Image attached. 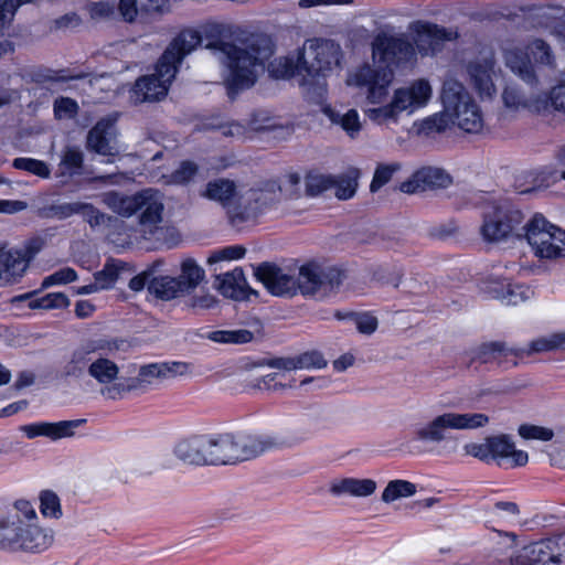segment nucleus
Here are the masks:
<instances>
[{
  "label": "nucleus",
  "mask_w": 565,
  "mask_h": 565,
  "mask_svg": "<svg viewBox=\"0 0 565 565\" xmlns=\"http://www.w3.org/2000/svg\"><path fill=\"white\" fill-rule=\"evenodd\" d=\"M456 36V32L423 21L412 22L406 34L380 33L372 42L373 64H363L350 71L345 84L362 90L366 103L380 104L391 93L396 66L412 61L416 53L435 54L445 41Z\"/></svg>",
  "instance_id": "f257e3e1"
},
{
  "label": "nucleus",
  "mask_w": 565,
  "mask_h": 565,
  "mask_svg": "<svg viewBox=\"0 0 565 565\" xmlns=\"http://www.w3.org/2000/svg\"><path fill=\"white\" fill-rule=\"evenodd\" d=\"M274 53L266 35H250L239 43H221L218 60L224 66L223 79L228 92L252 87Z\"/></svg>",
  "instance_id": "f03ea898"
},
{
  "label": "nucleus",
  "mask_w": 565,
  "mask_h": 565,
  "mask_svg": "<svg viewBox=\"0 0 565 565\" xmlns=\"http://www.w3.org/2000/svg\"><path fill=\"white\" fill-rule=\"evenodd\" d=\"M343 53L339 44L330 40L312 39L303 43L297 57H279L268 64L275 78L299 77L301 85H312L319 77L341 68Z\"/></svg>",
  "instance_id": "7ed1b4c3"
},
{
  "label": "nucleus",
  "mask_w": 565,
  "mask_h": 565,
  "mask_svg": "<svg viewBox=\"0 0 565 565\" xmlns=\"http://www.w3.org/2000/svg\"><path fill=\"white\" fill-rule=\"evenodd\" d=\"M103 203L121 217L138 214V225L143 238H151L161 228L164 213L163 194L152 188L126 195L110 191L103 194Z\"/></svg>",
  "instance_id": "20e7f679"
},
{
  "label": "nucleus",
  "mask_w": 565,
  "mask_h": 565,
  "mask_svg": "<svg viewBox=\"0 0 565 565\" xmlns=\"http://www.w3.org/2000/svg\"><path fill=\"white\" fill-rule=\"evenodd\" d=\"M390 97V95L387 96ZM433 97V86L426 78L414 79L393 90L391 98L380 104H370L365 116L374 125L391 128L399 122L402 114L411 116L425 108Z\"/></svg>",
  "instance_id": "39448f33"
},
{
  "label": "nucleus",
  "mask_w": 565,
  "mask_h": 565,
  "mask_svg": "<svg viewBox=\"0 0 565 565\" xmlns=\"http://www.w3.org/2000/svg\"><path fill=\"white\" fill-rule=\"evenodd\" d=\"M502 58L505 67L531 87L539 84V70L554 63L550 45L540 39L507 44L502 49Z\"/></svg>",
  "instance_id": "423d86ee"
},
{
  "label": "nucleus",
  "mask_w": 565,
  "mask_h": 565,
  "mask_svg": "<svg viewBox=\"0 0 565 565\" xmlns=\"http://www.w3.org/2000/svg\"><path fill=\"white\" fill-rule=\"evenodd\" d=\"M440 99L451 125L471 134L482 130V113L463 84L454 78L446 79Z\"/></svg>",
  "instance_id": "0eeeda50"
},
{
  "label": "nucleus",
  "mask_w": 565,
  "mask_h": 565,
  "mask_svg": "<svg viewBox=\"0 0 565 565\" xmlns=\"http://www.w3.org/2000/svg\"><path fill=\"white\" fill-rule=\"evenodd\" d=\"M223 446V434L195 433L180 438L173 455L186 466H220L225 465Z\"/></svg>",
  "instance_id": "6e6552de"
},
{
  "label": "nucleus",
  "mask_w": 565,
  "mask_h": 565,
  "mask_svg": "<svg viewBox=\"0 0 565 565\" xmlns=\"http://www.w3.org/2000/svg\"><path fill=\"white\" fill-rule=\"evenodd\" d=\"M14 525L8 518L0 519V548L22 551L25 553H42L54 542V531L40 526L38 523Z\"/></svg>",
  "instance_id": "1a4fd4ad"
},
{
  "label": "nucleus",
  "mask_w": 565,
  "mask_h": 565,
  "mask_svg": "<svg viewBox=\"0 0 565 565\" xmlns=\"http://www.w3.org/2000/svg\"><path fill=\"white\" fill-rule=\"evenodd\" d=\"M298 295L326 298L337 292L344 280V271L318 262H307L298 268Z\"/></svg>",
  "instance_id": "9d476101"
},
{
  "label": "nucleus",
  "mask_w": 565,
  "mask_h": 565,
  "mask_svg": "<svg viewBox=\"0 0 565 565\" xmlns=\"http://www.w3.org/2000/svg\"><path fill=\"white\" fill-rule=\"evenodd\" d=\"M525 238L541 259L565 258V231L535 215L525 226Z\"/></svg>",
  "instance_id": "9b49d317"
},
{
  "label": "nucleus",
  "mask_w": 565,
  "mask_h": 565,
  "mask_svg": "<svg viewBox=\"0 0 565 565\" xmlns=\"http://www.w3.org/2000/svg\"><path fill=\"white\" fill-rule=\"evenodd\" d=\"M490 419L483 413H444L434 417L424 427L416 430L417 439L440 443L446 438V430H472L487 426Z\"/></svg>",
  "instance_id": "f8f14e48"
},
{
  "label": "nucleus",
  "mask_w": 565,
  "mask_h": 565,
  "mask_svg": "<svg viewBox=\"0 0 565 565\" xmlns=\"http://www.w3.org/2000/svg\"><path fill=\"white\" fill-rule=\"evenodd\" d=\"M523 220V213L511 204H493L483 212L480 233L486 242L500 243L509 238Z\"/></svg>",
  "instance_id": "ddd939ff"
},
{
  "label": "nucleus",
  "mask_w": 565,
  "mask_h": 565,
  "mask_svg": "<svg viewBox=\"0 0 565 565\" xmlns=\"http://www.w3.org/2000/svg\"><path fill=\"white\" fill-rule=\"evenodd\" d=\"M281 192L282 186L277 181L269 180L259 188L239 193L237 206L231 212L232 222L242 223L256 217L277 203Z\"/></svg>",
  "instance_id": "4468645a"
},
{
  "label": "nucleus",
  "mask_w": 565,
  "mask_h": 565,
  "mask_svg": "<svg viewBox=\"0 0 565 565\" xmlns=\"http://www.w3.org/2000/svg\"><path fill=\"white\" fill-rule=\"evenodd\" d=\"M225 465L256 458L278 445L277 438L266 434H248L242 437L223 433Z\"/></svg>",
  "instance_id": "2eb2a0df"
},
{
  "label": "nucleus",
  "mask_w": 565,
  "mask_h": 565,
  "mask_svg": "<svg viewBox=\"0 0 565 565\" xmlns=\"http://www.w3.org/2000/svg\"><path fill=\"white\" fill-rule=\"evenodd\" d=\"M177 74V67L162 65L158 61L156 72L139 77L129 90V100L134 105L158 102L166 97L168 88Z\"/></svg>",
  "instance_id": "dca6fc26"
},
{
  "label": "nucleus",
  "mask_w": 565,
  "mask_h": 565,
  "mask_svg": "<svg viewBox=\"0 0 565 565\" xmlns=\"http://www.w3.org/2000/svg\"><path fill=\"white\" fill-rule=\"evenodd\" d=\"M468 83L480 99H493L498 93L497 83L501 68L497 65L494 54L486 53L470 61L466 67Z\"/></svg>",
  "instance_id": "f3484780"
},
{
  "label": "nucleus",
  "mask_w": 565,
  "mask_h": 565,
  "mask_svg": "<svg viewBox=\"0 0 565 565\" xmlns=\"http://www.w3.org/2000/svg\"><path fill=\"white\" fill-rule=\"evenodd\" d=\"M116 342L107 340H97L85 342L75 348L62 366V374L65 377L78 379L83 376L85 370L88 371V365L92 362V354L97 352H111L117 350Z\"/></svg>",
  "instance_id": "a211bd4d"
},
{
  "label": "nucleus",
  "mask_w": 565,
  "mask_h": 565,
  "mask_svg": "<svg viewBox=\"0 0 565 565\" xmlns=\"http://www.w3.org/2000/svg\"><path fill=\"white\" fill-rule=\"evenodd\" d=\"M118 364L104 356H98L88 365V375L100 386V394L107 399H118L125 394L127 387L115 382L119 377Z\"/></svg>",
  "instance_id": "6ab92c4d"
},
{
  "label": "nucleus",
  "mask_w": 565,
  "mask_h": 565,
  "mask_svg": "<svg viewBox=\"0 0 565 565\" xmlns=\"http://www.w3.org/2000/svg\"><path fill=\"white\" fill-rule=\"evenodd\" d=\"M452 183L451 175L438 167H422L407 180L399 184V191L406 194L425 192L428 190L446 189Z\"/></svg>",
  "instance_id": "aec40b11"
},
{
  "label": "nucleus",
  "mask_w": 565,
  "mask_h": 565,
  "mask_svg": "<svg viewBox=\"0 0 565 565\" xmlns=\"http://www.w3.org/2000/svg\"><path fill=\"white\" fill-rule=\"evenodd\" d=\"M190 372V366L183 362L151 363L139 367L137 375L131 379L126 391L142 390L157 380H168L182 376Z\"/></svg>",
  "instance_id": "412c9836"
},
{
  "label": "nucleus",
  "mask_w": 565,
  "mask_h": 565,
  "mask_svg": "<svg viewBox=\"0 0 565 565\" xmlns=\"http://www.w3.org/2000/svg\"><path fill=\"white\" fill-rule=\"evenodd\" d=\"M255 275L274 296L295 297L298 295L297 276L284 271L276 265L263 264Z\"/></svg>",
  "instance_id": "4be33fe9"
},
{
  "label": "nucleus",
  "mask_w": 565,
  "mask_h": 565,
  "mask_svg": "<svg viewBox=\"0 0 565 565\" xmlns=\"http://www.w3.org/2000/svg\"><path fill=\"white\" fill-rule=\"evenodd\" d=\"M116 121V115H109L99 119L87 134V149L106 157L118 154V148L115 142Z\"/></svg>",
  "instance_id": "5701e85b"
},
{
  "label": "nucleus",
  "mask_w": 565,
  "mask_h": 565,
  "mask_svg": "<svg viewBox=\"0 0 565 565\" xmlns=\"http://www.w3.org/2000/svg\"><path fill=\"white\" fill-rule=\"evenodd\" d=\"M201 41L202 34L199 31L183 30L173 39L160 57L162 65H171L178 68L182 60L193 52L201 44Z\"/></svg>",
  "instance_id": "b1692460"
},
{
  "label": "nucleus",
  "mask_w": 565,
  "mask_h": 565,
  "mask_svg": "<svg viewBox=\"0 0 565 565\" xmlns=\"http://www.w3.org/2000/svg\"><path fill=\"white\" fill-rule=\"evenodd\" d=\"M214 286L224 297L234 300H245L252 292V289L247 286L243 269L238 267L232 271L217 275Z\"/></svg>",
  "instance_id": "393cba45"
},
{
  "label": "nucleus",
  "mask_w": 565,
  "mask_h": 565,
  "mask_svg": "<svg viewBox=\"0 0 565 565\" xmlns=\"http://www.w3.org/2000/svg\"><path fill=\"white\" fill-rule=\"evenodd\" d=\"M488 291L494 298L513 306L525 302L534 296V291L530 286L511 284L507 280H491Z\"/></svg>",
  "instance_id": "a878e982"
},
{
  "label": "nucleus",
  "mask_w": 565,
  "mask_h": 565,
  "mask_svg": "<svg viewBox=\"0 0 565 565\" xmlns=\"http://www.w3.org/2000/svg\"><path fill=\"white\" fill-rule=\"evenodd\" d=\"M26 269L25 260L14 248L0 247V287L15 284Z\"/></svg>",
  "instance_id": "bb28decb"
},
{
  "label": "nucleus",
  "mask_w": 565,
  "mask_h": 565,
  "mask_svg": "<svg viewBox=\"0 0 565 565\" xmlns=\"http://www.w3.org/2000/svg\"><path fill=\"white\" fill-rule=\"evenodd\" d=\"M536 565H565V536L532 543Z\"/></svg>",
  "instance_id": "cd10ccee"
},
{
  "label": "nucleus",
  "mask_w": 565,
  "mask_h": 565,
  "mask_svg": "<svg viewBox=\"0 0 565 565\" xmlns=\"http://www.w3.org/2000/svg\"><path fill=\"white\" fill-rule=\"evenodd\" d=\"M534 108L544 118L565 121V84L554 86L547 96H540Z\"/></svg>",
  "instance_id": "c85d7f7f"
},
{
  "label": "nucleus",
  "mask_w": 565,
  "mask_h": 565,
  "mask_svg": "<svg viewBox=\"0 0 565 565\" xmlns=\"http://www.w3.org/2000/svg\"><path fill=\"white\" fill-rule=\"evenodd\" d=\"M323 114L333 125L339 126L350 139H356L363 130V121L359 111L354 108L340 113L327 106L323 108Z\"/></svg>",
  "instance_id": "c756f323"
},
{
  "label": "nucleus",
  "mask_w": 565,
  "mask_h": 565,
  "mask_svg": "<svg viewBox=\"0 0 565 565\" xmlns=\"http://www.w3.org/2000/svg\"><path fill=\"white\" fill-rule=\"evenodd\" d=\"M376 488L377 484L373 479L343 478L330 484V492L333 495L370 497Z\"/></svg>",
  "instance_id": "7c9ffc66"
},
{
  "label": "nucleus",
  "mask_w": 565,
  "mask_h": 565,
  "mask_svg": "<svg viewBox=\"0 0 565 565\" xmlns=\"http://www.w3.org/2000/svg\"><path fill=\"white\" fill-rule=\"evenodd\" d=\"M501 99L505 113H518L526 109L537 115V110L534 106L540 104V96L526 97L516 85H507L502 90Z\"/></svg>",
  "instance_id": "2f4dec72"
},
{
  "label": "nucleus",
  "mask_w": 565,
  "mask_h": 565,
  "mask_svg": "<svg viewBox=\"0 0 565 565\" xmlns=\"http://www.w3.org/2000/svg\"><path fill=\"white\" fill-rule=\"evenodd\" d=\"M510 355L524 356L522 349L509 348L504 342H489L480 345L476 351V359L481 363L498 362L501 364Z\"/></svg>",
  "instance_id": "473e14b6"
},
{
  "label": "nucleus",
  "mask_w": 565,
  "mask_h": 565,
  "mask_svg": "<svg viewBox=\"0 0 565 565\" xmlns=\"http://www.w3.org/2000/svg\"><path fill=\"white\" fill-rule=\"evenodd\" d=\"M201 195L211 201H215L222 205L230 204L233 199L237 198L239 193L236 185L228 179H216L206 183L202 190Z\"/></svg>",
  "instance_id": "72a5a7b5"
},
{
  "label": "nucleus",
  "mask_w": 565,
  "mask_h": 565,
  "mask_svg": "<svg viewBox=\"0 0 565 565\" xmlns=\"http://www.w3.org/2000/svg\"><path fill=\"white\" fill-rule=\"evenodd\" d=\"M175 278L185 296L195 290L205 279V271L193 258H185L181 262L180 275Z\"/></svg>",
  "instance_id": "f704fd0d"
},
{
  "label": "nucleus",
  "mask_w": 565,
  "mask_h": 565,
  "mask_svg": "<svg viewBox=\"0 0 565 565\" xmlns=\"http://www.w3.org/2000/svg\"><path fill=\"white\" fill-rule=\"evenodd\" d=\"M149 292L163 301L184 297L181 285L171 276H153L149 280Z\"/></svg>",
  "instance_id": "c9c22d12"
},
{
  "label": "nucleus",
  "mask_w": 565,
  "mask_h": 565,
  "mask_svg": "<svg viewBox=\"0 0 565 565\" xmlns=\"http://www.w3.org/2000/svg\"><path fill=\"white\" fill-rule=\"evenodd\" d=\"M417 492V486L408 480L394 479L387 482L384 488L381 500L386 503H393L401 499L414 497Z\"/></svg>",
  "instance_id": "e433bc0d"
},
{
  "label": "nucleus",
  "mask_w": 565,
  "mask_h": 565,
  "mask_svg": "<svg viewBox=\"0 0 565 565\" xmlns=\"http://www.w3.org/2000/svg\"><path fill=\"white\" fill-rule=\"evenodd\" d=\"M451 126L450 119L443 107V111L416 121L413 126L418 136H430L445 131Z\"/></svg>",
  "instance_id": "4c0bfd02"
},
{
  "label": "nucleus",
  "mask_w": 565,
  "mask_h": 565,
  "mask_svg": "<svg viewBox=\"0 0 565 565\" xmlns=\"http://www.w3.org/2000/svg\"><path fill=\"white\" fill-rule=\"evenodd\" d=\"M185 307L194 312L206 311L218 305V299L209 290H193L190 295H185Z\"/></svg>",
  "instance_id": "58836bf2"
},
{
  "label": "nucleus",
  "mask_w": 565,
  "mask_h": 565,
  "mask_svg": "<svg viewBox=\"0 0 565 565\" xmlns=\"http://www.w3.org/2000/svg\"><path fill=\"white\" fill-rule=\"evenodd\" d=\"M201 34L213 40L207 44V47L220 52V44L226 43L224 40L232 34V26L226 23L211 21L202 25Z\"/></svg>",
  "instance_id": "ea45409f"
},
{
  "label": "nucleus",
  "mask_w": 565,
  "mask_h": 565,
  "mask_svg": "<svg viewBox=\"0 0 565 565\" xmlns=\"http://www.w3.org/2000/svg\"><path fill=\"white\" fill-rule=\"evenodd\" d=\"M205 129L209 130H217L223 137L226 138H235V139H246L248 138V131L245 125H242L237 121H221L213 119L212 121L205 124Z\"/></svg>",
  "instance_id": "a19ab883"
},
{
  "label": "nucleus",
  "mask_w": 565,
  "mask_h": 565,
  "mask_svg": "<svg viewBox=\"0 0 565 565\" xmlns=\"http://www.w3.org/2000/svg\"><path fill=\"white\" fill-rule=\"evenodd\" d=\"M358 171H350L347 174L334 177V195L340 200H347L354 195L358 188Z\"/></svg>",
  "instance_id": "79ce46f5"
},
{
  "label": "nucleus",
  "mask_w": 565,
  "mask_h": 565,
  "mask_svg": "<svg viewBox=\"0 0 565 565\" xmlns=\"http://www.w3.org/2000/svg\"><path fill=\"white\" fill-rule=\"evenodd\" d=\"M402 169L399 162L381 163L376 167L373 180L370 185L371 192L379 191L382 186L391 181L393 175Z\"/></svg>",
  "instance_id": "37998d69"
},
{
  "label": "nucleus",
  "mask_w": 565,
  "mask_h": 565,
  "mask_svg": "<svg viewBox=\"0 0 565 565\" xmlns=\"http://www.w3.org/2000/svg\"><path fill=\"white\" fill-rule=\"evenodd\" d=\"M124 264L120 262L107 263L103 270L94 275L95 282L102 289L110 288L119 278L120 273L124 270Z\"/></svg>",
  "instance_id": "c03bdc74"
},
{
  "label": "nucleus",
  "mask_w": 565,
  "mask_h": 565,
  "mask_svg": "<svg viewBox=\"0 0 565 565\" xmlns=\"http://www.w3.org/2000/svg\"><path fill=\"white\" fill-rule=\"evenodd\" d=\"M210 339L220 343H247L254 339L253 332L246 329L222 330L212 332Z\"/></svg>",
  "instance_id": "a18cd8bd"
},
{
  "label": "nucleus",
  "mask_w": 565,
  "mask_h": 565,
  "mask_svg": "<svg viewBox=\"0 0 565 565\" xmlns=\"http://www.w3.org/2000/svg\"><path fill=\"white\" fill-rule=\"evenodd\" d=\"M12 166L15 169L30 172L36 177L47 179L51 175L49 166L41 160L32 158H17L13 160Z\"/></svg>",
  "instance_id": "49530a36"
},
{
  "label": "nucleus",
  "mask_w": 565,
  "mask_h": 565,
  "mask_svg": "<svg viewBox=\"0 0 565 565\" xmlns=\"http://www.w3.org/2000/svg\"><path fill=\"white\" fill-rule=\"evenodd\" d=\"M495 557L503 556L515 546V535L509 532L494 531L489 537Z\"/></svg>",
  "instance_id": "de8ad7c7"
},
{
  "label": "nucleus",
  "mask_w": 565,
  "mask_h": 565,
  "mask_svg": "<svg viewBox=\"0 0 565 565\" xmlns=\"http://www.w3.org/2000/svg\"><path fill=\"white\" fill-rule=\"evenodd\" d=\"M518 434L525 440L550 441L554 437V431L552 428L533 424L520 425L518 428Z\"/></svg>",
  "instance_id": "09e8293b"
},
{
  "label": "nucleus",
  "mask_w": 565,
  "mask_h": 565,
  "mask_svg": "<svg viewBox=\"0 0 565 565\" xmlns=\"http://www.w3.org/2000/svg\"><path fill=\"white\" fill-rule=\"evenodd\" d=\"M198 172V166L191 161H183L170 175L163 177L166 184H185Z\"/></svg>",
  "instance_id": "8fccbe9b"
},
{
  "label": "nucleus",
  "mask_w": 565,
  "mask_h": 565,
  "mask_svg": "<svg viewBox=\"0 0 565 565\" xmlns=\"http://www.w3.org/2000/svg\"><path fill=\"white\" fill-rule=\"evenodd\" d=\"M40 510L44 516L58 519L62 515L60 499L53 491H42L40 494Z\"/></svg>",
  "instance_id": "3c124183"
},
{
  "label": "nucleus",
  "mask_w": 565,
  "mask_h": 565,
  "mask_svg": "<svg viewBox=\"0 0 565 565\" xmlns=\"http://www.w3.org/2000/svg\"><path fill=\"white\" fill-rule=\"evenodd\" d=\"M333 182V175L309 174L306 178V192L311 196L319 195L322 192L332 189Z\"/></svg>",
  "instance_id": "603ef678"
},
{
  "label": "nucleus",
  "mask_w": 565,
  "mask_h": 565,
  "mask_svg": "<svg viewBox=\"0 0 565 565\" xmlns=\"http://www.w3.org/2000/svg\"><path fill=\"white\" fill-rule=\"evenodd\" d=\"M278 124L276 120L268 116L265 113H256L253 114L252 117L248 119V122L246 125V129L248 131V138L250 137L252 132H262L266 130H275L278 128Z\"/></svg>",
  "instance_id": "864d4df0"
},
{
  "label": "nucleus",
  "mask_w": 565,
  "mask_h": 565,
  "mask_svg": "<svg viewBox=\"0 0 565 565\" xmlns=\"http://www.w3.org/2000/svg\"><path fill=\"white\" fill-rule=\"evenodd\" d=\"M297 358V370L302 369H324L328 364L322 353L316 350L307 351L296 355Z\"/></svg>",
  "instance_id": "5fc2aeb1"
},
{
  "label": "nucleus",
  "mask_w": 565,
  "mask_h": 565,
  "mask_svg": "<svg viewBox=\"0 0 565 565\" xmlns=\"http://www.w3.org/2000/svg\"><path fill=\"white\" fill-rule=\"evenodd\" d=\"M490 452L492 458H508L514 443L508 435L489 437Z\"/></svg>",
  "instance_id": "6e6d98bb"
},
{
  "label": "nucleus",
  "mask_w": 565,
  "mask_h": 565,
  "mask_svg": "<svg viewBox=\"0 0 565 565\" xmlns=\"http://www.w3.org/2000/svg\"><path fill=\"white\" fill-rule=\"evenodd\" d=\"M84 161L83 152L77 147H66L62 154L61 166L68 170L71 174L77 172Z\"/></svg>",
  "instance_id": "4d7b16f0"
},
{
  "label": "nucleus",
  "mask_w": 565,
  "mask_h": 565,
  "mask_svg": "<svg viewBox=\"0 0 565 565\" xmlns=\"http://www.w3.org/2000/svg\"><path fill=\"white\" fill-rule=\"evenodd\" d=\"M44 246L45 239L40 236H35L25 241L22 247L14 249L25 260V267L28 268L30 262L43 249Z\"/></svg>",
  "instance_id": "13d9d810"
},
{
  "label": "nucleus",
  "mask_w": 565,
  "mask_h": 565,
  "mask_svg": "<svg viewBox=\"0 0 565 565\" xmlns=\"http://www.w3.org/2000/svg\"><path fill=\"white\" fill-rule=\"evenodd\" d=\"M246 249L241 245L227 246L220 250L212 253L207 262L210 264L217 263L221 260H234L239 259L245 255Z\"/></svg>",
  "instance_id": "bf43d9fd"
},
{
  "label": "nucleus",
  "mask_w": 565,
  "mask_h": 565,
  "mask_svg": "<svg viewBox=\"0 0 565 565\" xmlns=\"http://www.w3.org/2000/svg\"><path fill=\"white\" fill-rule=\"evenodd\" d=\"M14 510L17 512L18 525L34 523L38 519L36 511L31 502L20 499L14 502Z\"/></svg>",
  "instance_id": "052dcab7"
},
{
  "label": "nucleus",
  "mask_w": 565,
  "mask_h": 565,
  "mask_svg": "<svg viewBox=\"0 0 565 565\" xmlns=\"http://www.w3.org/2000/svg\"><path fill=\"white\" fill-rule=\"evenodd\" d=\"M76 278L77 274L73 268L64 267L44 278L42 286L50 287L52 285L67 284L76 280Z\"/></svg>",
  "instance_id": "680f3d73"
},
{
  "label": "nucleus",
  "mask_w": 565,
  "mask_h": 565,
  "mask_svg": "<svg viewBox=\"0 0 565 565\" xmlns=\"http://www.w3.org/2000/svg\"><path fill=\"white\" fill-rule=\"evenodd\" d=\"M533 544L523 546L512 553L509 558L510 565H536Z\"/></svg>",
  "instance_id": "e2e57ef3"
},
{
  "label": "nucleus",
  "mask_w": 565,
  "mask_h": 565,
  "mask_svg": "<svg viewBox=\"0 0 565 565\" xmlns=\"http://www.w3.org/2000/svg\"><path fill=\"white\" fill-rule=\"evenodd\" d=\"M78 106L75 100L62 97L54 103V113L57 118H72L77 114Z\"/></svg>",
  "instance_id": "0e129e2a"
},
{
  "label": "nucleus",
  "mask_w": 565,
  "mask_h": 565,
  "mask_svg": "<svg viewBox=\"0 0 565 565\" xmlns=\"http://www.w3.org/2000/svg\"><path fill=\"white\" fill-rule=\"evenodd\" d=\"M81 215H83L84 220L88 222L92 227L99 226L111 218L110 216L98 211L92 204L84 202L82 205Z\"/></svg>",
  "instance_id": "69168bd1"
},
{
  "label": "nucleus",
  "mask_w": 565,
  "mask_h": 565,
  "mask_svg": "<svg viewBox=\"0 0 565 565\" xmlns=\"http://www.w3.org/2000/svg\"><path fill=\"white\" fill-rule=\"evenodd\" d=\"M524 351V355H532L535 353H542L547 351L556 350L554 347V342L552 339V334L541 337L539 339L533 340L527 349H522Z\"/></svg>",
  "instance_id": "338daca9"
},
{
  "label": "nucleus",
  "mask_w": 565,
  "mask_h": 565,
  "mask_svg": "<svg viewBox=\"0 0 565 565\" xmlns=\"http://www.w3.org/2000/svg\"><path fill=\"white\" fill-rule=\"evenodd\" d=\"M356 329L363 334H372L376 331L379 321L370 313L358 315L354 318Z\"/></svg>",
  "instance_id": "774afa93"
}]
</instances>
